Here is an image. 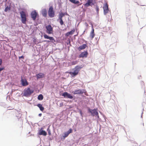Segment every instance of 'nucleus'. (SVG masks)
<instances>
[{
  "label": "nucleus",
  "mask_w": 146,
  "mask_h": 146,
  "mask_svg": "<svg viewBox=\"0 0 146 146\" xmlns=\"http://www.w3.org/2000/svg\"><path fill=\"white\" fill-rule=\"evenodd\" d=\"M82 68V66H77L72 69L73 72H70L69 73L72 77H74L78 75L80 70Z\"/></svg>",
  "instance_id": "f257e3e1"
},
{
  "label": "nucleus",
  "mask_w": 146,
  "mask_h": 146,
  "mask_svg": "<svg viewBox=\"0 0 146 146\" xmlns=\"http://www.w3.org/2000/svg\"><path fill=\"white\" fill-rule=\"evenodd\" d=\"M21 18V21L23 24H25L27 21L26 15L25 13L22 11L20 13Z\"/></svg>",
  "instance_id": "f03ea898"
},
{
  "label": "nucleus",
  "mask_w": 146,
  "mask_h": 146,
  "mask_svg": "<svg viewBox=\"0 0 146 146\" xmlns=\"http://www.w3.org/2000/svg\"><path fill=\"white\" fill-rule=\"evenodd\" d=\"M33 90H31L30 88L25 89L24 90V95L26 96H30L33 93Z\"/></svg>",
  "instance_id": "7ed1b4c3"
},
{
  "label": "nucleus",
  "mask_w": 146,
  "mask_h": 146,
  "mask_svg": "<svg viewBox=\"0 0 146 146\" xmlns=\"http://www.w3.org/2000/svg\"><path fill=\"white\" fill-rule=\"evenodd\" d=\"M48 15L49 17L50 18H52L54 17V9L52 6H51L49 9L48 11Z\"/></svg>",
  "instance_id": "20e7f679"
},
{
  "label": "nucleus",
  "mask_w": 146,
  "mask_h": 146,
  "mask_svg": "<svg viewBox=\"0 0 146 146\" xmlns=\"http://www.w3.org/2000/svg\"><path fill=\"white\" fill-rule=\"evenodd\" d=\"M46 32L48 34H52L53 32V28L50 25H48L46 26Z\"/></svg>",
  "instance_id": "39448f33"
},
{
  "label": "nucleus",
  "mask_w": 146,
  "mask_h": 146,
  "mask_svg": "<svg viewBox=\"0 0 146 146\" xmlns=\"http://www.w3.org/2000/svg\"><path fill=\"white\" fill-rule=\"evenodd\" d=\"M94 5V0H88L87 2L84 4L85 7H88L89 6H92Z\"/></svg>",
  "instance_id": "423d86ee"
},
{
  "label": "nucleus",
  "mask_w": 146,
  "mask_h": 146,
  "mask_svg": "<svg viewBox=\"0 0 146 146\" xmlns=\"http://www.w3.org/2000/svg\"><path fill=\"white\" fill-rule=\"evenodd\" d=\"M89 112L91 113V115L93 116H97L98 118H99V116L98 112L97 111L96 109L94 110L89 109Z\"/></svg>",
  "instance_id": "0eeeda50"
},
{
  "label": "nucleus",
  "mask_w": 146,
  "mask_h": 146,
  "mask_svg": "<svg viewBox=\"0 0 146 146\" xmlns=\"http://www.w3.org/2000/svg\"><path fill=\"white\" fill-rule=\"evenodd\" d=\"M21 83L23 86H26L28 85L27 80L25 78H23L22 76L21 78Z\"/></svg>",
  "instance_id": "6e6552de"
},
{
  "label": "nucleus",
  "mask_w": 146,
  "mask_h": 146,
  "mask_svg": "<svg viewBox=\"0 0 146 146\" xmlns=\"http://www.w3.org/2000/svg\"><path fill=\"white\" fill-rule=\"evenodd\" d=\"M38 16V14L35 10L32 11L31 13V17L34 21L35 20Z\"/></svg>",
  "instance_id": "1a4fd4ad"
},
{
  "label": "nucleus",
  "mask_w": 146,
  "mask_h": 146,
  "mask_svg": "<svg viewBox=\"0 0 146 146\" xmlns=\"http://www.w3.org/2000/svg\"><path fill=\"white\" fill-rule=\"evenodd\" d=\"M103 8L104 9V14L106 15L108 12L109 11L108 6L107 3H106L104 4L103 7Z\"/></svg>",
  "instance_id": "9d476101"
},
{
  "label": "nucleus",
  "mask_w": 146,
  "mask_h": 146,
  "mask_svg": "<svg viewBox=\"0 0 146 146\" xmlns=\"http://www.w3.org/2000/svg\"><path fill=\"white\" fill-rule=\"evenodd\" d=\"M95 36V34L94 32V29L93 25H92V30L90 33V37L92 40Z\"/></svg>",
  "instance_id": "9b49d317"
},
{
  "label": "nucleus",
  "mask_w": 146,
  "mask_h": 146,
  "mask_svg": "<svg viewBox=\"0 0 146 146\" xmlns=\"http://www.w3.org/2000/svg\"><path fill=\"white\" fill-rule=\"evenodd\" d=\"M44 37L45 39H49L51 42H55V41L53 37L52 36H48L47 35L44 34Z\"/></svg>",
  "instance_id": "f8f14e48"
},
{
  "label": "nucleus",
  "mask_w": 146,
  "mask_h": 146,
  "mask_svg": "<svg viewBox=\"0 0 146 146\" xmlns=\"http://www.w3.org/2000/svg\"><path fill=\"white\" fill-rule=\"evenodd\" d=\"M62 96H63L64 98L67 97V98L70 99H72L73 98V97L71 96L70 94H68L67 92L64 93Z\"/></svg>",
  "instance_id": "ddd939ff"
},
{
  "label": "nucleus",
  "mask_w": 146,
  "mask_h": 146,
  "mask_svg": "<svg viewBox=\"0 0 146 146\" xmlns=\"http://www.w3.org/2000/svg\"><path fill=\"white\" fill-rule=\"evenodd\" d=\"M84 90H82L80 89H78L75 90L72 92V93L74 94H82L84 93V92L83 91Z\"/></svg>",
  "instance_id": "4468645a"
},
{
  "label": "nucleus",
  "mask_w": 146,
  "mask_h": 146,
  "mask_svg": "<svg viewBox=\"0 0 146 146\" xmlns=\"http://www.w3.org/2000/svg\"><path fill=\"white\" fill-rule=\"evenodd\" d=\"M43 128H41L39 131L38 134L39 135H43L46 136L47 135L46 132L42 130Z\"/></svg>",
  "instance_id": "2eb2a0df"
},
{
  "label": "nucleus",
  "mask_w": 146,
  "mask_h": 146,
  "mask_svg": "<svg viewBox=\"0 0 146 146\" xmlns=\"http://www.w3.org/2000/svg\"><path fill=\"white\" fill-rule=\"evenodd\" d=\"M88 55V53L87 51H84L82 52L79 55V58L86 57Z\"/></svg>",
  "instance_id": "dca6fc26"
},
{
  "label": "nucleus",
  "mask_w": 146,
  "mask_h": 146,
  "mask_svg": "<svg viewBox=\"0 0 146 146\" xmlns=\"http://www.w3.org/2000/svg\"><path fill=\"white\" fill-rule=\"evenodd\" d=\"M72 3L75 4H78V6H79L81 5L82 3H80L79 1L76 0H69Z\"/></svg>",
  "instance_id": "f3484780"
},
{
  "label": "nucleus",
  "mask_w": 146,
  "mask_h": 146,
  "mask_svg": "<svg viewBox=\"0 0 146 146\" xmlns=\"http://www.w3.org/2000/svg\"><path fill=\"white\" fill-rule=\"evenodd\" d=\"M36 76L37 79L43 78L44 76V74L42 73H40L36 74Z\"/></svg>",
  "instance_id": "a211bd4d"
},
{
  "label": "nucleus",
  "mask_w": 146,
  "mask_h": 146,
  "mask_svg": "<svg viewBox=\"0 0 146 146\" xmlns=\"http://www.w3.org/2000/svg\"><path fill=\"white\" fill-rule=\"evenodd\" d=\"M75 29H73L71 31H70V32L66 33L65 34V36H68L70 35H72L75 32Z\"/></svg>",
  "instance_id": "6ab92c4d"
},
{
  "label": "nucleus",
  "mask_w": 146,
  "mask_h": 146,
  "mask_svg": "<svg viewBox=\"0 0 146 146\" xmlns=\"http://www.w3.org/2000/svg\"><path fill=\"white\" fill-rule=\"evenodd\" d=\"M86 46V45L85 44H82V45H81L79 46L78 48V50H79L80 51L82 49L85 48Z\"/></svg>",
  "instance_id": "aec40b11"
},
{
  "label": "nucleus",
  "mask_w": 146,
  "mask_h": 146,
  "mask_svg": "<svg viewBox=\"0 0 146 146\" xmlns=\"http://www.w3.org/2000/svg\"><path fill=\"white\" fill-rule=\"evenodd\" d=\"M42 14L44 17H46L47 15V11L46 9H43L42 11Z\"/></svg>",
  "instance_id": "412c9836"
},
{
  "label": "nucleus",
  "mask_w": 146,
  "mask_h": 146,
  "mask_svg": "<svg viewBox=\"0 0 146 146\" xmlns=\"http://www.w3.org/2000/svg\"><path fill=\"white\" fill-rule=\"evenodd\" d=\"M37 106L39 108L40 110L41 111H43L44 110V108L42 106V105L40 104H38Z\"/></svg>",
  "instance_id": "4be33fe9"
},
{
  "label": "nucleus",
  "mask_w": 146,
  "mask_h": 146,
  "mask_svg": "<svg viewBox=\"0 0 146 146\" xmlns=\"http://www.w3.org/2000/svg\"><path fill=\"white\" fill-rule=\"evenodd\" d=\"M65 13H61L59 15V19H62V17L64 16Z\"/></svg>",
  "instance_id": "5701e85b"
},
{
  "label": "nucleus",
  "mask_w": 146,
  "mask_h": 146,
  "mask_svg": "<svg viewBox=\"0 0 146 146\" xmlns=\"http://www.w3.org/2000/svg\"><path fill=\"white\" fill-rule=\"evenodd\" d=\"M43 98V97L42 94L39 95L38 97V99L39 100H42Z\"/></svg>",
  "instance_id": "b1692460"
},
{
  "label": "nucleus",
  "mask_w": 146,
  "mask_h": 146,
  "mask_svg": "<svg viewBox=\"0 0 146 146\" xmlns=\"http://www.w3.org/2000/svg\"><path fill=\"white\" fill-rule=\"evenodd\" d=\"M11 9V7L8 6H7L5 8V12H7V11H9Z\"/></svg>",
  "instance_id": "393cba45"
},
{
  "label": "nucleus",
  "mask_w": 146,
  "mask_h": 146,
  "mask_svg": "<svg viewBox=\"0 0 146 146\" xmlns=\"http://www.w3.org/2000/svg\"><path fill=\"white\" fill-rule=\"evenodd\" d=\"M69 135L67 132H66L64 133V135L62 136V137L64 139H65L66 137H67Z\"/></svg>",
  "instance_id": "a878e982"
},
{
  "label": "nucleus",
  "mask_w": 146,
  "mask_h": 146,
  "mask_svg": "<svg viewBox=\"0 0 146 146\" xmlns=\"http://www.w3.org/2000/svg\"><path fill=\"white\" fill-rule=\"evenodd\" d=\"M78 61H72L71 62V64L72 65H75L78 63Z\"/></svg>",
  "instance_id": "bb28decb"
},
{
  "label": "nucleus",
  "mask_w": 146,
  "mask_h": 146,
  "mask_svg": "<svg viewBox=\"0 0 146 146\" xmlns=\"http://www.w3.org/2000/svg\"><path fill=\"white\" fill-rule=\"evenodd\" d=\"M60 21H59L61 25H62L64 24V22L63 21L62 19H59Z\"/></svg>",
  "instance_id": "cd10ccee"
},
{
  "label": "nucleus",
  "mask_w": 146,
  "mask_h": 146,
  "mask_svg": "<svg viewBox=\"0 0 146 146\" xmlns=\"http://www.w3.org/2000/svg\"><path fill=\"white\" fill-rule=\"evenodd\" d=\"M67 132L69 134L70 133H72V129L71 128H70L69 130Z\"/></svg>",
  "instance_id": "c85d7f7f"
},
{
  "label": "nucleus",
  "mask_w": 146,
  "mask_h": 146,
  "mask_svg": "<svg viewBox=\"0 0 146 146\" xmlns=\"http://www.w3.org/2000/svg\"><path fill=\"white\" fill-rule=\"evenodd\" d=\"M96 10L98 13H99V7L98 6H97L96 7Z\"/></svg>",
  "instance_id": "c756f323"
},
{
  "label": "nucleus",
  "mask_w": 146,
  "mask_h": 146,
  "mask_svg": "<svg viewBox=\"0 0 146 146\" xmlns=\"http://www.w3.org/2000/svg\"><path fill=\"white\" fill-rule=\"evenodd\" d=\"M24 57L23 56H19V58L20 59L21 58H22V59H24Z\"/></svg>",
  "instance_id": "7c9ffc66"
},
{
  "label": "nucleus",
  "mask_w": 146,
  "mask_h": 146,
  "mask_svg": "<svg viewBox=\"0 0 146 146\" xmlns=\"http://www.w3.org/2000/svg\"><path fill=\"white\" fill-rule=\"evenodd\" d=\"M2 63V60L1 59H0V66L1 64Z\"/></svg>",
  "instance_id": "2f4dec72"
},
{
  "label": "nucleus",
  "mask_w": 146,
  "mask_h": 146,
  "mask_svg": "<svg viewBox=\"0 0 146 146\" xmlns=\"http://www.w3.org/2000/svg\"><path fill=\"white\" fill-rule=\"evenodd\" d=\"M48 134L49 135H51V133H50V130L48 131Z\"/></svg>",
  "instance_id": "473e14b6"
},
{
  "label": "nucleus",
  "mask_w": 146,
  "mask_h": 146,
  "mask_svg": "<svg viewBox=\"0 0 146 146\" xmlns=\"http://www.w3.org/2000/svg\"><path fill=\"white\" fill-rule=\"evenodd\" d=\"M44 42H50V41L48 40H44Z\"/></svg>",
  "instance_id": "72a5a7b5"
},
{
  "label": "nucleus",
  "mask_w": 146,
  "mask_h": 146,
  "mask_svg": "<svg viewBox=\"0 0 146 146\" xmlns=\"http://www.w3.org/2000/svg\"><path fill=\"white\" fill-rule=\"evenodd\" d=\"M3 69V68H0V72Z\"/></svg>",
  "instance_id": "f704fd0d"
},
{
  "label": "nucleus",
  "mask_w": 146,
  "mask_h": 146,
  "mask_svg": "<svg viewBox=\"0 0 146 146\" xmlns=\"http://www.w3.org/2000/svg\"><path fill=\"white\" fill-rule=\"evenodd\" d=\"M42 113H39V114H38V115L40 117H41L42 115Z\"/></svg>",
  "instance_id": "c9c22d12"
},
{
  "label": "nucleus",
  "mask_w": 146,
  "mask_h": 146,
  "mask_svg": "<svg viewBox=\"0 0 146 146\" xmlns=\"http://www.w3.org/2000/svg\"><path fill=\"white\" fill-rule=\"evenodd\" d=\"M80 114H81V115H82V111H80Z\"/></svg>",
  "instance_id": "e433bc0d"
},
{
  "label": "nucleus",
  "mask_w": 146,
  "mask_h": 146,
  "mask_svg": "<svg viewBox=\"0 0 146 146\" xmlns=\"http://www.w3.org/2000/svg\"><path fill=\"white\" fill-rule=\"evenodd\" d=\"M87 26H88V24H87Z\"/></svg>",
  "instance_id": "4c0bfd02"
},
{
  "label": "nucleus",
  "mask_w": 146,
  "mask_h": 146,
  "mask_svg": "<svg viewBox=\"0 0 146 146\" xmlns=\"http://www.w3.org/2000/svg\"><path fill=\"white\" fill-rule=\"evenodd\" d=\"M143 125L144 126V123H143Z\"/></svg>",
  "instance_id": "58836bf2"
}]
</instances>
